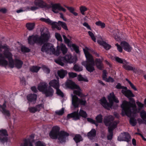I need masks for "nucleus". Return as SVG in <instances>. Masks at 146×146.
<instances>
[{
  "mask_svg": "<svg viewBox=\"0 0 146 146\" xmlns=\"http://www.w3.org/2000/svg\"><path fill=\"white\" fill-rule=\"evenodd\" d=\"M42 69L44 72L48 74L50 72V69L46 66H43L42 67Z\"/></svg>",
  "mask_w": 146,
  "mask_h": 146,
  "instance_id": "nucleus-52",
  "label": "nucleus"
},
{
  "mask_svg": "<svg viewBox=\"0 0 146 146\" xmlns=\"http://www.w3.org/2000/svg\"><path fill=\"white\" fill-rule=\"evenodd\" d=\"M27 100L29 101L35 102L37 98V96L35 94H30L27 96Z\"/></svg>",
  "mask_w": 146,
  "mask_h": 146,
  "instance_id": "nucleus-27",
  "label": "nucleus"
},
{
  "mask_svg": "<svg viewBox=\"0 0 146 146\" xmlns=\"http://www.w3.org/2000/svg\"><path fill=\"white\" fill-rule=\"evenodd\" d=\"M41 50L47 54H54L55 48L52 44L50 43L45 44L42 46Z\"/></svg>",
  "mask_w": 146,
  "mask_h": 146,
  "instance_id": "nucleus-11",
  "label": "nucleus"
},
{
  "mask_svg": "<svg viewBox=\"0 0 146 146\" xmlns=\"http://www.w3.org/2000/svg\"><path fill=\"white\" fill-rule=\"evenodd\" d=\"M47 84L45 82H40L38 86V89L39 91L43 93L47 88Z\"/></svg>",
  "mask_w": 146,
  "mask_h": 146,
  "instance_id": "nucleus-23",
  "label": "nucleus"
},
{
  "mask_svg": "<svg viewBox=\"0 0 146 146\" xmlns=\"http://www.w3.org/2000/svg\"><path fill=\"white\" fill-rule=\"evenodd\" d=\"M106 74V71L105 70H104L103 71V78L104 80H105L107 78Z\"/></svg>",
  "mask_w": 146,
  "mask_h": 146,
  "instance_id": "nucleus-63",
  "label": "nucleus"
},
{
  "mask_svg": "<svg viewBox=\"0 0 146 146\" xmlns=\"http://www.w3.org/2000/svg\"><path fill=\"white\" fill-rule=\"evenodd\" d=\"M60 4L59 3L55 4L52 5L51 6L52 10L55 13H58L59 10Z\"/></svg>",
  "mask_w": 146,
  "mask_h": 146,
  "instance_id": "nucleus-25",
  "label": "nucleus"
},
{
  "mask_svg": "<svg viewBox=\"0 0 146 146\" xmlns=\"http://www.w3.org/2000/svg\"><path fill=\"white\" fill-rule=\"evenodd\" d=\"M108 100L110 103L107 102L105 98L103 97L100 100V103L105 108L110 110V108L115 109L117 107V104H114L113 102L118 103L119 100L115 96L113 92L110 93L108 96Z\"/></svg>",
  "mask_w": 146,
  "mask_h": 146,
  "instance_id": "nucleus-3",
  "label": "nucleus"
},
{
  "mask_svg": "<svg viewBox=\"0 0 146 146\" xmlns=\"http://www.w3.org/2000/svg\"><path fill=\"white\" fill-rule=\"evenodd\" d=\"M130 123L133 126L135 125L136 124V120L133 118H131L130 119Z\"/></svg>",
  "mask_w": 146,
  "mask_h": 146,
  "instance_id": "nucleus-49",
  "label": "nucleus"
},
{
  "mask_svg": "<svg viewBox=\"0 0 146 146\" xmlns=\"http://www.w3.org/2000/svg\"><path fill=\"white\" fill-rule=\"evenodd\" d=\"M68 74L69 77L71 78H74L77 76V74L73 72H69Z\"/></svg>",
  "mask_w": 146,
  "mask_h": 146,
  "instance_id": "nucleus-55",
  "label": "nucleus"
},
{
  "mask_svg": "<svg viewBox=\"0 0 146 146\" xmlns=\"http://www.w3.org/2000/svg\"><path fill=\"white\" fill-rule=\"evenodd\" d=\"M58 74L60 78H63L67 74V72L63 70H61L58 71Z\"/></svg>",
  "mask_w": 146,
  "mask_h": 146,
  "instance_id": "nucleus-30",
  "label": "nucleus"
},
{
  "mask_svg": "<svg viewBox=\"0 0 146 146\" xmlns=\"http://www.w3.org/2000/svg\"><path fill=\"white\" fill-rule=\"evenodd\" d=\"M72 46L76 53H79V50L78 46L74 44H72Z\"/></svg>",
  "mask_w": 146,
  "mask_h": 146,
  "instance_id": "nucleus-50",
  "label": "nucleus"
},
{
  "mask_svg": "<svg viewBox=\"0 0 146 146\" xmlns=\"http://www.w3.org/2000/svg\"><path fill=\"white\" fill-rule=\"evenodd\" d=\"M35 6L31 7V9L35 11L39 8H44L46 6V3L42 0H35L34 2Z\"/></svg>",
  "mask_w": 146,
  "mask_h": 146,
  "instance_id": "nucleus-14",
  "label": "nucleus"
},
{
  "mask_svg": "<svg viewBox=\"0 0 146 146\" xmlns=\"http://www.w3.org/2000/svg\"><path fill=\"white\" fill-rule=\"evenodd\" d=\"M62 36L66 43H69L70 42V40L67 38L65 35H63Z\"/></svg>",
  "mask_w": 146,
  "mask_h": 146,
  "instance_id": "nucleus-60",
  "label": "nucleus"
},
{
  "mask_svg": "<svg viewBox=\"0 0 146 146\" xmlns=\"http://www.w3.org/2000/svg\"><path fill=\"white\" fill-rule=\"evenodd\" d=\"M5 57L7 58L9 61V66L11 68H13L15 66L18 68H20L22 66L23 62L21 60L15 59L13 60L12 58L13 55L9 51H5L3 53Z\"/></svg>",
  "mask_w": 146,
  "mask_h": 146,
  "instance_id": "nucleus-7",
  "label": "nucleus"
},
{
  "mask_svg": "<svg viewBox=\"0 0 146 146\" xmlns=\"http://www.w3.org/2000/svg\"><path fill=\"white\" fill-rule=\"evenodd\" d=\"M62 52L63 54H66L68 50L66 46L63 44L61 43L60 45H58L56 47V50L55 49L54 55L58 56L61 53V51Z\"/></svg>",
  "mask_w": 146,
  "mask_h": 146,
  "instance_id": "nucleus-13",
  "label": "nucleus"
},
{
  "mask_svg": "<svg viewBox=\"0 0 146 146\" xmlns=\"http://www.w3.org/2000/svg\"><path fill=\"white\" fill-rule=\"evenodd\" d=\"M40 20L41 21L44 22L49 25H51L53 28H56L59 30L61 29V27L58 23L52 21L49 18L46 19L42 18H40Z\"/></svg>",
  "mask_w": 146,
  "mask_h": 146,
  "instance_id": "nucleus-15",
  "label": "nucleus"
},
{
  "mask_svg": "<svg viewBox=\"0 0 146 146\" xmlns=\"http://www.w3.org/2000/svg\"><path fill=\"white\" fill-rule=\"evenodd\" d=\"M123 67L124 68L127 70H133L134 69L133 67L129 65V63L127 62L126 61L125 64H123Z\"/></svg>",
  "mask_w": 146,
  "mask_h": 146,
  "instance_id": "nucleus-32",
  "label": "nucleus"
},
{
  "mask_svg": "<svg viewBox=\"0 0 146 146\" xmlns=\"http://www.w3.org/2000/svg\"><path fill=\"white\" fill-rule=\"evenodd\" d=\"M8 135L7 131L5 130H0V141L3 143L7 142Z\"/></svg>",
  "mask_w": 146,
  "mask_h": 146,
  "instance_id": "nucleus-17",
  "label": "nucleus"
},
{
  "mask_svg": "<svg viewBox=\"0 0 146 146\" xmlns=\"http://www.w3.org/2000/svg\"><path fill=\"white\" fill-rule=\"evenodd\" d=\"M96 135V131L94 129H92L88 134V137L90 139H93Z\"/></svg>",
  "mask_w": 146,
  "mask_h": 146,
  "instance_id": "nucleus-28",
  "label": "nucleus"
},
{
  "mask_svg": "<svg viewBox=\"0 0 146 146\" xmlns=\"http://www.w3.org/2000/svg\"><path fill=\"white\" fill-rule=\"evenodd\" d=\"M89 35L90 36L92 39L95 42H96V38L92 32L88 31V32Z\"/></svg>",
  "mask_w": 146,
  "mask_h": 146,
  "instance_id": "nucleus-48",
  "label": "nucleus"
},
{
  "mask_svg": "<svg viewBox=\"0 0 146 146\" xmlns=\"http://www.w3.org/2000/svg\"><path fill=\"white\" fill-rule=\"evenodd\" d=\"M63 59L65 62L70 64L76 61V59H74L70 53L66 55L63 58Z\"/></svg>",
  "mask_w": 146,
  "mask_h": 146,
  "instance_id": "nucleus-19",
  "label": "nucleus"
},
{
  "mask_svg": "<svg viewBox=\"0 0 146 146\" xmlns=\"http://www.w3.org/2000/svg\"><path fill=\"white\" fill-rule=\"evenodd\" d=\"M66 85L69 88L72 89H76L74 91V94L75 95H78L80 97H83L84 96L82 93L80 87L72 80H68L66 83Z\"/></svg>",
  "mask_w": 146,
  "mask_h": 146,
  "instance_id": "nucleus-8",
  "label": "nucleus"
},
{
  "mask_svg": "<svg viewBox=\"0 0 146 146\" xmlns=\"http://www.w3.org/2000/svg\"><path fill=\"white\" fill-rule=\"evenodd\" d=\"M130 136L128 133L124 132L121 133L118 137L117 139L119 141H126L128 142L129 140Z\"/></svg>",
  "mask_w": 146,
  "mask_h": 146,
  "instance_id": "nucleus-18",
  "label": "nucleus"
},
{
  "mask_svg": "<svg viewBox=\"0 0 146 146\" xmlns=\"http://www.w3.org/2000/svg\"><path fill=\"white\" fill-rule=\"evenodd\" d=\"M55 61L56 63L59 64L61 66H63L64 65V63L59 59L55 60Z\"/></svg>",
  "mask_w": 146,
  "mask_h": 146,
  "instance_id": "nucleus-58",
  "label": "nucleus"
},
{
  "mask_svg": "<svg viewBox=\"0 0 146 146\" xmlns=\"http://www.w3.org/2000/svg\"><path fill=\"white\" fill-rule=\"evenodd\" d=\"M49 84L50 85L49 87H52L55 89L57 88H59L60 87V84L58 81L55 80H51L49 82Z\"/></svg>",
  "mask_w": 146,
  "mask_h": 146,
  "instance_id": "nucleus-24",
  "label": "nucleus"
},
{
  "mask_svg": "<svg viewBox=\"0 0 146 146\" xmlns=\"http://www.w3.org/2000/svg\"><path fill=\"white\" fill-rule=\"evenodd\" d=\"M114 118L113 116L109 115L105 116L104 119V122L105 125L108 126L109 134L107 136L108 140H111L113 136V131L116 127L117 123L113 121Z\"/></svg>",
  "mask_w": 146,
  "mask_h": 146,
  "instance_id": "nucleus-6",
  "label": "nucleus"
},
{
  "mask_svg": "<svg viewBox=\"0 0 146 146\" xmlns=\"http://www.w3.org/2000/svg\"><path fill=\"white\" fill-rule=\"evenodd\" d=\"M118 33L117 30L113 31L111 33V35L112 36H113V37L116 40L118 41L119 40V39L117 36V33Z\"/></svg>",
  "mask_w": 146,
  "mask_h": 146,
  "instance_id": "nucleus-36",
  "label": "nucleus"
},
{
  "mask_svg": "<svg viewBox=\"0 0 146 146\" xmlns=\"http://www.w3.org/2000/svg\"><path fill=\"white\" fill-rule=\"evenodd\" d=\"M105 81L108 82H113L114 81L113 79L112 78L110 77L108 78H107L105 80Z\"/></svg>",
  "mask_w": 146,
  "mask_h": 146,
  "instance_id": "nucleus-64",
  "label": "nucleus"
},
{
  "mask_svg": "<svg viewBox=\"0 0 146 146\" xmlns=\"http://www.w3.org/2000/svg\"><path fill=\"white\" fill-rule=\"evenodd\" d=\"M8 64V62L5 60L3 55L0 54V66H6Z\"/></svg>",
  "mask_w": 146,
  "mask_h": 146,
  "instance_id": "nucleus-26",
  "label": "nucleus"
},
{
  "mask_svg": "<svg viewBox=\"0 0 146 146\" xmlns=\"http://www.w3.org/2000/svg\"><path fill=\"white\" fill-rule=\"evenodd\" d=\"M35 145L36 146H46L44 143L40 141L36 142Z\"/></svg>",
  "mask_w": 146,
  "mask_h": 146,
  "instance_id": "nucleus-54",
  "label": "nucleus"
},
{
  "mask_svg": "<svg viewBox=\"0 0 146 146\" xmlns=\"http://www.w3.org/2000/svg\"><path fill=\"white\" fill-rule=\"evenodd\" d=\"M56 89V93L58 95L62 97H63L64 96L63 93L59 89V88H57Z\"/></svg>",
  "mask_w": 146,
  "mask_h": 146,
  "instance_id": "nucleus-43",
  "label": "nucleus"
},
{
  "mask_svg": "<svg viewBox=\"0 0 146 146\" xmlns=\"http://www.w3.org/2000/svg\"><path fill=\"white\" fill-rule=\"evenodd\" d=\"M58 23L64 29L66 30H68L67 27L65 23L60 21H58Z\"/></svg>",
  "mask_w": 146,
  "mask_h": 146,
  "instance_id": "nucleus-46",
  "label": "nucleus"
},
{
  "mask_svg": "<svg viewBox=\"0 0 146 146\" xmlns=\"http://www.w3.org/2000/svg\"><path fill=\"white\" fill-rule=\"evenodd\" d=\"M21 50L23 52H29L30 51V49L25 46H22L21 47Z\"/></svg>",
  "mask_w": 146,
  "mask_h": 146,
  "instance_id": "nucleus-53",
  "label": "nucleus"
},
{
  "mask_svg": "<svg viewBox=\"0 0 146 146\" xmlns=\"http://www.w3.org/2000/svg\"><path fill=\"white\" fill-rule=\"evenodd\" d=\"M35 24L34 23H27L26 26L27 29L29 30H33L34 28Z\"/></svg>",
  "mask_w": 146,
  "mask_h": 146,
  "instance_id": "nucleus-38",
  "label": "nucleus"
},
{
  "mask_svg": "<svg viewBox=\"0 0 146 146\" xmlns=\"http://www.w3.org/2000/svg\"><path fill=\"white\" fill-rule=\"evenodd\" d=\"M86 58V61L82 63V65L84 66L86 70L90 72H92L94 70V66L95 62L92 56L90 53L91 49L87 47L83 49Z\"/></svg>",
  "mask_w": 146,
  "mask_h": 146,
  "instance_id": "nucleus-2",
  "label": "nucleus"
},
{
  "mask_svg": "<svg viewBox=\"0 0 146 146\" xmlns=\"http://www.w3.org/2000/svg\"><path fill=\"white\" fill-rule=\"evenodd\" d=\"M80 10L81 14L83 15L85 14V12L87 11L88 9L85 6H81L80 7Z\"/></svg>",
  "mask_w": 146,
  "mask_h": 146,
  "instance_id": "nucleus-40",
  "label": "nucleus"
},
{
  "mask_svg": "<svg viewBox=\"0 0 146 146\" xmlns=\"http://www.w3.org/2000/svg\"><path fill=\"white\" fill-rule=\"evenodd\" d=\"M2 48H3L5 50L4 51H8V50H9L8 46L7 45H5L3 46L1 44H0V49Z\"/></svg>",
  "mask_w": 146,
  "mask_h": 146,
  "instance_id": "nucleus-61",
  "label": "nucleus"
},
{
  "mask_svg": "<svg viewBox=\"0 0 146 146\" xmlns=\"http://www.w3.org/2000/svg\"><path fill=\"white\" fill-rule=\"evenodd\" d=\"M49 36V34L48 32H44V30H42V31L41 32L40 37H39L38 35L29 36L28 39V43L31 44L35 43L42 44L48 40Z\"/></svg>",
  "mask_w": 146,
  "mask_h": 146,
  "instance_id": "nucleus-4",
  "label": "nucleus"
},
{
  "mask_svg": "<svg viewBox=\"0 0 146 146\" xmlns=\"http://www.w3.org/2000/svg\"><path fill=\"white\" fill-rule=\"evenodd\" d=\"M98 42L100 45H102L106 50H109L110 48V46L104 41L98 40Z\"/></svg>",
  "mask_w": 146,
  "mask_h": 146,
  "instance_id": "nucleus-31",
  "label": "nucleus"
},
{
  "mask_svg": "<svg viewBox=\"0 0 146 146\" xmlns=\"http://www.w3.org/2000/svg\"><path fill=\"white\" fill-rule=\"evenodd\" d=\"M115 87L118 89H122L121 93L128 98L135 96V95L132 93L131 90H128L126 87L121 86L120 83H118Z\"/></svg>",
  "mask_w": 146,
  "mask_h": 146,
  "instance_id": "nucleus-10",
  "label": "nucleus"
},
{
  "mask_svg": "<svg viewBox=\"0 0 146 146\" xmlns=\"http://www.w3.org/2000/svg\"><path fill=\"white\" fill-rule=\"evenodd\" d=\"M140 116L144 121V123L146 124V112L144 110H142L140 113Z\"/></svg>",
  "mask_w": 146,
  "mask_h": 146,
  "instance_id": "nucleus-33",
  "label": "nucleus"
},
{
  "mask_svg": "<svg viewBox=\"0 0 146 146\" xmlns=\"http://www.w3.org/2000/svg\"><path fill=\"white\" fill-rule=\"evenodd\" d=\"M78 110L76 112H74L72 113L68 114L67 115V118L69 119L72 118L74 120H77L80 119V116L84 118H86L87 117V114L86 112L82 110H80L78 114Z\"/></svg>",
  "mask_w": 146,
  "mask_h": 146,
  "instance_id": "nucleus-9",
  "label": "nucleus"
},
{
  "mask_svg": "<svg viewBox=\"0 0 146 146\" xmlns=\"http://www.w3.org/2000/svg\"><path fill=\"white\" fill-rule=\"evenodd\" d=\"M34 135H31L29 138L24 140L23 142L21 144L20 146H33L32 143L34 142Z\"/></svg>",
  "mask_w": 146,
  "mask_h": 146,
  "instance_id": "nucleus-16",
  "label": "nucleus"
},
{
  "mask_svg": "<svg viewBox=\"0 0 146 146\" xmlns=\"http://www.w3.org/2000/svg\"><path fill=\"white\" fill-rule=\"evenodd\" d=\"M73 69L76 72H80L82 70V67L77 64H75L74 66Z\"/></svg>",
  "mask_w": 146,
  "mask_h": 146,
  "instance_id": "nucleus-39",
  "label": "nucleus"
},
{
  "mask_svg": "<svg viewBox=\"0 0 146 146\" xmlns=\"http://www.w3.org/2000/svg\"><path fill=\"white\" fill-rule=\"evenodd\" d=\"M78 80L79 81H84L86 82H88V80L86 77H84L82 75H79L77 77Z\"/></svg>",
  "mask_w": 146,
  "mask_h": 146,
  "instance_id": "nucleus-42",
  "label": "nucleus"
},
{
  "mask_svg": "<svg viewBox=\"0 0 146 146\" xmlns=\"http://www.w3.org/2000/svg\"><path fill=\"white\" fill-rule=\"evenodd\" d=\"M95 24L96 25L100 27L102 29L104 28L105 27V24L100 21L96 22Z\"/></svg>",
  "mask_w": 146,
  "mask_h": 146,
  "instance_id": "nucleus-41",
  "label": "nucleus"
},
{
  "mask_svg": "<svg viewBox=\"0 0 146 146\" xmlns=\"http://www.w3.org/2000/svg\"><path fill=\"white\" fill-rule=\"evenodd\" d=\"M115 46H117V49L118 51L121 52H122L123 50L121 47L120 45L118 44H116Z\"/></svg>",
  "mask_w": 146,
  "mask_h": 146,
  "instance_id": "nucleus-57",
  "label": "nucleus"
},
{
  "mask_svg": "<svg viewBox=\"0 0 146 146\" xmlns=\"http://www.w3.org/2000/svg\"><path fill=\"white\" fill-rule=\"evenodd\" d=\"M64 109L63 108L59 110H57L55 111L56 113L58 115H62L64 113Z\"/></svg>",
  "mask_w": 146,
  "mask_h": 146,
  "instance_id": "nucleus-44",
  "label": "nucleus"
},
{
  "mask_svg": "<svg viewBox=\"0 0 146 146\" xmlns=\"http://www.w3.org/2000/svg\"><path fill=\"white\" fill-rule=\"evenodd\" d=\"M54 90L50 87L47 88L43 93L46 97H52L53 95Z\"/></svg>",
  "mask_w": 146,
  "mask_h": 146,
  "instance_id": "nucleus-20",
  "label": "nucleus"
},
{
  "mask_svg": "<svg viewBox=\"0 0 146 146\" xmlns=\"http://www.w3.org/2000/svg\"><path fill=\"white\" fill-rule=\"evenodd\" d=\"M6 107L5 103L3 104L2 106L0 105V111L5 116L9 117L10 116V112L9 111L6 109Z\"/></svg>",
  "mask_w": 146,
  "mask_h": 146,
  "instance_id": "nucleus-21",
  "label": "nucleus"
},
{
  "mask_svg": "<svg viewBox=\"0 0 146 146\" xmlns=\"http://www.w3.org/2000/svg\"><path fill=\"white\" fill-rule=\"evenodd\" d=\"M121 45L124 49L127 51L130 52L131 51L132 49V47L129 44L125 41L121 42Z\"/></svg>",
  "mask_w": 146,
  "mask_h": 146,
  "instance_id": "nucleus-22",
  "label": "nucleus"
},
{
  "mask_svg": "<svg viewBox=\"0 0 146 146\" xmlns=\"http://www.w3.org/2000/svg\"><path fill=\"white\" fill-rule=\"evenodd\" d=\"M55 37L58 40L62 42V39L61 35L58 33H55Z\"/></svg>",
  "mask_w": 146,
  "mask_h": 146,
  "instance_id": "nucleus-45",
  "label": "nucleus"
},
{
  "mask_svg": "<svg viewBox=\"0 0 146 146\" xmlns=\"http://www.w3.org/2000/svg\"><path fill=\"white\" fill-rule=\"evenodd\" d=\"M95 62L98 68L100 69H102L103 68V65L102 61L100 59H96L95 60Z\"/></svg>",
  "mask_w": 146,
  "mask_h": 146,
  "instance_id": "nucleus-29",
  "label": "nucleus"
},
{
  "mask_svg": "<svg viewBox=\"0 0 146 146\" xmlns=\"http://www.w3.org/2000/svg\"><path fill=\"white\" fill-rule=\"evenodd\" d=\"M130 98L129 99L132 101V103L125 100L123 102L121 105L122 115H126L128 117L134 116V115L139 112L144 107L143 104L137 100L136 102V104L137 106V108L134 100L133 98Z\"/></svg>",
  "mask_w": 146,
  "mask_h": 146,
  "instance_id": "nucleus-1",
  "label": "nucleus"
},
{
  "mask_svg": "<svg viewBox=\"0 0 146 146\" xmlns=\"http://www.w3.org/2000/svg\"><path fill=\"white\" fill-rule=\"evenodd\" d=\"M28 109L29 111L31 113H34L37 111L36 107H29Z\"/></svg>",
  "mask_w": 146,
  "mask_h": 146,
  "instance_id": "nucleus-51",
  "label": "nucleus"
},
{
  "mask_svg": "<svg viewBox=\"0 0 146 146\" xmlns=\"http://www.w3.org/2000/svg\"><path fill=\"white\" fill-rule=\"evenodd\" d=\"M95 119L97 123H101L103 121V116L101 114H99L96 117Z\"/></svg>",
  "mask_w": 146,
  "mask_h": 146,
  "instance_id": "nucleus-35",
  "label": "nucleus"
},
{
  "mask_svg": "<svg viewBox=\"0 0 146 146\" xmlns=\"http://www.w3.org/2000/svg\"><path fill=\"white\" fill-rule=\"evenodd\" d=\"M40 67L37 66H33L30 68V70L33 72H37L40 69Z\"/></svg>",
  "mask_w": 146,
  "mask_h": 146,
  "instance_id": "nucleus-37",
  "label": "nucleus"
},
{
  "mask_svg": "<svg viewBox=\"0 0 146 146\" xmlns=\"http://www.w3.org/2000/svg\"><path fill=\"white\" fill-rule=\"evenodd\" d=\"M115 59L116 61L121 63L125 64L126 62V61L125 60H122L118 57H116Z\"/></svg>",
  "mask_w": 146,
  "mask_h": 146,
  "instance_id": "nucleus-47",
  "label": "nucleus"
},
{
  "mask_svg": "<svg viewBox=\"0 0 146 146\" xmlns=\"http://www.w3.org/2000/svg\"><path fill=\"white\" fill-rule=\"evenodd\" d=\"M59 127L58 126L53 127L49 133V136L52 139L58 138L59 141L62 143L64 142L69 134L64 131L59 132Z\"/></svg>",
  "mask_w": 146,
  "mask_h": 146,
  "instance_id": "nucleus-5",
  "label": "nucleus"
},
{
  "mask_svg": "<svg viewBox=\"0 0 146 146\" xmlns=\"http://www.w3.org/2000/svg\"><path fill=\"white\" fill-rule=\"evenodd\" d=\"M43 105L42 104H39L36 106V108L37 111H39L41 109L43 108Z\"/></svg>",
  "mask_w": 146,
  "mask_h": 146,
  "instance_id": "nucleus-56",
  "label": "nucleus"
},
{
  "mask_svg": "<svg viewBox=\"0 0 146 146\" xmlns=\"http://www.w3.org/2000/svg\"><path fill=\"white\" fill-rule=\"evenodd\" d=\"M128 82L129 84H130V86H131L132 88H133L135 91L137 90V89L135 87V86L130 81H129V80H128Z\"/></svg>",
  "mask_w": 146,
  "mask_h": 146,
  "instance_id": "nucleus-62",
  "label": "nucleus"
},
{
  "mask_svg": "<svg viewBox=\"0 0 146 146\" xmlns=\"http://www.w3.org/2000/svg\"><path fill=\"white\" fill-rule=\"evenodd\" d=\"M68 9L69 11L72 13L74 11V9L73 7H68V6H65Z\"/></svg>",
  "mask_w": 146,
  "mask_h": 146,
  "instance_id": "nucleus-59",
  "label": "nucleus"
},
{
  "mask_svg": "<svg viewBox=\"0 0 146 146\" xmlns=\"http://www.w3.org/2000/svg\"><path fill=\"white\" fill-rule=\"evenodd\" d=\"M72 103L75 108L78 107L79 105H85L86 103V101L84 99H80L75 95H72Z\"/></svg>",
  "mask_w": 146,
  "mask_h": 146,
  "instance_id": "nucleus-12",
  "label": "nucleus"
},
{
  "mask_svg": "<svg viewBox=\"0 0 146 146\" xmlns=\"http://www.w3.org/2000/svg\"><path fill=\"white\" fill-rule=\"evenodd\" d=\"M74 139L76 143H78L82 140L81 136L79 135H76L74 138Z\"/></svg>",
  "mask_w": 146,
  "mask_h": 146,
  "instance_id": "nucleus-34",
  "label": "nucleus"
}]
</instances>
